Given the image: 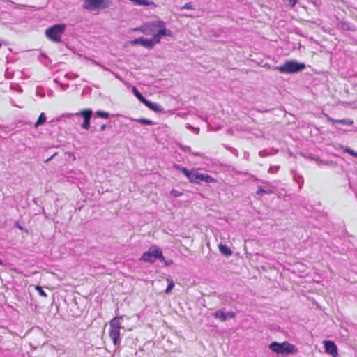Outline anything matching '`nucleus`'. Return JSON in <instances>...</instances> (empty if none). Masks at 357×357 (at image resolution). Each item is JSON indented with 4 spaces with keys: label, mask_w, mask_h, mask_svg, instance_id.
Masks as SVG:
<instances>
[{
    "label": "nucleus",
    "mask_w": 357,
    "mask_h": 357,
    "mask_svg": "<svg viewBox=\"0 0 357 357\" xmlns=\"http://www.w3.org/2000/svg\"><path fill=\"white\" fill-rule=\"evenodd\" d=\"M157 259H160L161 261H165V260L162 250L155 245L151 246L148 251L143 253L140 257L141 261L149 263H153Z\"/></svg>",
    "instance_id": "7ed1b4c3"
},
{
    "label": "nucleus",
    "mask_w": 357,
    "mask_h": 357,
    "mask_svg": "<svg viewBox=\"0 0 357 357\" xmlns=\"http://www.w3.org/2000/svg\"><path fill=\"white\" fill-rule=\"evenodd\" d=\"M1 264H2V261H1V260L0 259V265H1Z\"/></svg>",
    "instance_id": "c9c22d12"
},
{
    "label": "nucleus",
    "mask_w": 357,
    "mask_h": 357,
    "mask_svg": "<svg viewBox=\"0 0 357 357\" xmlns=\"http://www.w3.org/2000/svg\"><path fill=\"white\" fill-rule=\"evenodd\" d=\"M65 29L66 25L64 24H57L47 28L45 31V36L50 40L54 43H59L61 41Z\"/></svg>",
    "instance_id": "39448f33"
},
{
    "label": "nucleus",
    "mask_w": 357,
    "mask_h": 357,
    "mask_svg": "<svg viewBox=\"0 0 357 357\" xmlns=\"http://www.w3.org/2000/svg\"><path fill=\"white\" fill-rule=\"evenodd\" d=\"M111 4V0H84L83 8L89 10L105 9Z\"/></svg>",
    "instance_id": "423d86ee"
},
{
    "label": "nucleus",
    "mask_w": 357,
    "mask_h": 357,
    "mask_svg": "<svg viewBox=\"0 0 357 357\" xmlns=\"http://www.w3.org/2000/svg\"><path fill=\"white\" fill-rule=\"evenodd\" d=\"M180 147H181L183 151H188V152H190V150H191L190 147H189V146H181Z\"/></svg>",
    "instance_id": "2f4dec72"
},
{
    "label": "nucleus",
    "mask_w": 357,
    "mask_h": 357,
    "mask_svg": "<svg viewBox=\"0 0 357 357\" xmlns=\"http://www.w3.org/2000/svg\"><path fill=\"white\" fill-rule=\"evenodd\" d=\"M50 159H52V157H50V158H47V161L50 160Z\"/></svg>",
    "instance_id": "f704fd0d"
},
{
    "label": "nucleus",
    "mask_w": 357,
    "mask_h": 357,
    "mask_svg": "<svg viewBox=\"0 0 357 357\" xmlns=\"http://www.w3.org/2000/svg\"><path fill=\"white\" fill-rule=\"evenodd\" d=\"M181 10H192L194 9L192 6V3L191 2H188L185 3L181 8Z\"/></svg>",
    "instance_id": "393cba45"
},
{
    "label": "nucleus",
    "mask_w": 357,
    "mask_h": 357,
    "mask_svg": "<svg viewBox=\"0 0 357 357\" xmlns=\"http://www.w3.org/2000/svg\"><path fill=\"white\" fill-rule=\"evenodd\" d=\"M305 68V65L303 63L289 60L285 61L283 65L276 66L275 70L282 73H294L304 70Z\"/></svg>",
    "instance_id": "20e7f679"
},
{
    "label": "nucleus",
    "mask_w": 357,
    "mask_h": 357,
    "mask_svg": "<svg viewBox=\"0 0 357 357\" xmlns=\"http://www.w3.org/2000/svg\"><path fill=\"white\" fill-rule=\"evenodd\" d=\"M155 29V22H149L143 24L140 27L134 29V31H141L144 34L150 35Z\"/></svg>",
    "instance_id": "9d476101"
},
{
    "label": "nucleus",
    "mask_w": 357,
    "mask_h": 357,
    "mask_svg": "<svg viewBox=\"0 0 357 357\" xmlns=\"http://www.w3.org/2000/svg\"><path fill=\"white\" fill-rule=\"evenodd\" d=\"M219 250L222 254L226 256H229L232 254L231 249L226 245L220 244Z\"/></svg>",
    "instance_id": "dca6fc26"
},
{
    "label": "nucleus",
    "mask_w": 357,
    "mask_h": 357,
    "mask_svg": "<svg viewBox=\"0 0 357 357\" xmlns=\"http://www.w3.org/2000/svg\"><path fill=\"white\" fill-rule=\"evenodd\" d=\"M105 128H106V125H105V124H102V125L101 126V127H100V130H101V131L105 130Z\"/></svg>",
    "instance_id": "473e14b6"
},
{
    "label": "nucleus",
    "mask_w": 357,
    "mask_h": 357,
    "mask_svg": "<svg viewBox=\"0 0 357 357\" xmlns=\"http://www.w3.org/2000/svg\"><path fill=\"white\" fill-rule=\"evenodd\" d=\"M202 181L206 182L207 183H215L216 179L208 174H200L197 172H195L193 178L191 183H199Z\"/></svg>",
    "instance_id": "6e6552de"
},
{
    "label": "nucleus",
    "mask_w": 357,
    "mask_h": 357,
    "mask_svg": "<svg viewBox=\"0 0 357 357\" xmlns=\"http://www.w3.org/2000/svg\"><path fill=\"white\" fill-rule=\"evenodd\" d=\"M213 317L215 319H219L222 322H224L227 320V315L222 310L216 311L213 314Z\"/></svg>",
    "instance_id": "2eb2a0df"
},
{
    "label": "nucleus",
    "mask_w": 357,
    "mask_h": 357,
    "mask_svg": "<svg viewBox=\"0 0 357 357\" xmlns=\"http://www.w3.org/2000/svg\"><path fill=\"white\" fill-rule=\"evenodd\" d=\"M155 44H158L156 41L154 40V38L153 37L151 39H146L144 38H142V43L141 45L144 47H146L147 49H151L154 47Z\"/></svg>",
    "instance_id": "4468645a"
},
{
    "label": "nucleus",
    "mask_w": 357,
    "mask_h": 357,
    "mask_svg": "<svg viewBox=\"0 0 357 357\" xmlns=\"http://www.w3.org/2000/svg\"><path fill=\"white\" fill-rule=\"evenodd\" d=\"M96 115H97L99 117L107 119L109 118V113L103 111H97L96 112Z\"/></svg>",
    "instance_id": "4be33fe9"
},
{
    "label": "nucleus",
    "mask_w": 357,
    "mask_h": 357,
    "mask_svg": "<svg viewBox=\"0 0 357 357\" xmlns=\"http://www.w3.org/2000/svg\"><path fill=\"white\" fill-rule=\"evenodd\" d=\"M50 159H52V157H50V158H47V161L50 160Z\"/></svg>",
    "instance_id": "72a5a7b5"
},
{
    "label": "nucleus",
    "mask_w": 357,
    "mask_h": 357,
    "mask_svg": "<svg viewBox=\"0 0 357 357\" xmlns=\"http://www.w3.org/2000/svg\"><path fill=\"white\" fill-rule=\"evenodd\" d=\"M122 318L123 316H116L109 323V336L114 345L119 344L121 342L120 330L122 328L121 323Z\"/></svg>",
    "instance_id": "f257e3e1"
},
{
    "label": "nucleus",
    "mask_w": 357,
    "mask_h": 357,
    "mask_svg": "<svg viewBox=\"0 0 357 357\" xmlns=\"http://www.w3.org/2000/svg\"><path fill=\"white\" fill-rule=\"evenodd\" d=\"M36 290L38 291V293L43 297L46 298L47 294L43 290L42 287L40 286H36L35 287Z\"/></svg>",
    "instance_id": "b1692460"
},
{
    "label": "nucleus",
    "mask_w": 357,
    "mask_h": 357,
    "mask_svg": "<svg viewBox=\"0 0 357 357\" xmlns=\"http://www.w3.org/2000/svg\"><path fill=\"white\" fill-rule=\"evenodd\" d=\"M136 121L137 122H139L142 124H144V125H153L154 124V123L151 120L145 119V118H141V119H137Z\"/></svg>",
    "instance_id": "412c9836"
},
{
    "label": "nucleus",
    "mask_w": 357,
    "mask_h": 357,
    "mask_svg": "<svg viewBox=\"0 0 357 357\" xmlns=\"http://www.w3.org/2000/svg\"><path fill=\"white\" fill-rule=\"evenodd\" d=\"M226 315H227V318H230V319L234 318L236 316V314L234 312H229L228 313L226 314Z\"/></svg>",
    "instance_id": "7c9ffc66"
},
{
    "label": "nucleus",
    "mask_w": 357,
    "mask_h": 357,
    "mask_svg": "<svg viewBox=\"0 0 357 357\" xmlns=\"http://www.w3.org/2000/svg\"><path fill=\"white\" fill-rule=\"evenodd\" d=\"M142 102L144 103L145 105H146L151 109L154 110V111L157 110V109H156L157 105L147 100L146 98H144V100L142 101Z\"/></svg>",
    "instance_id": "6ab92c4d"
},
{
    "label": "nucleus",
    "mask_w": 357,
    "mask_h": 357,
    "mask_svg": "<svg viewBox=\"0 0 357 357\" xmlns=\"http://www.w3.org/2000/svg\"><path fill=\"white\" fill-rule=\"evenodd\" d=\"M326 119L328 121L333 123H338V119H335L329 116L328 115L326 114Z\"/></svg>",
    "instance_id": "bb28decb"
},
{
    "label": "nucleus",
    "mask_w": 357,
    "mask_h": 357,
    "mask_svg": "<svg viewBox=\"0 0 357 357\" xmlns=\"http://www.w3.org/2000/svg\"><path fill=\"white\" fill-rule=\"evenodd\" d=\"M77 115H81L84 119L82 127L85 130H89L90 127V119L92 115V111L89 109L81 110L77 113Z\"/></svg>",
    "instance_id": "9b49d317"
},
{
    "label": "nucleus",
    "mask_w": 357,
    "mask_h": 357,
    "mask_svg": "<svg viewBox=\"0 0 357 357\" xmlns=\"http://www.w3.org/2000/svg\"><path fill=\"white\" fill-rule=\"evenodd\" d=\"M346 151L349 153L352 156H355V157H357V152H355L354 151L350 149H347L346 150Z\"/></svg>",
    "instance_id": "c85d7f7f"
},
{
    "label": "nucleus",
    "mask_w": 357,
    "mask_h": 357,
    "mask_svg": "<svg viewBox=\"0 0 357 357\" xmlns=\"http://www.w3.org/2000/svg\"><path fill=\"white\" fill-rule=\"evenodd\" d=\"M133 92L135 93V95L136 96V97L141 101H144V97L138 91V90L136 89V88H134L133 89Z\"/></svg>",
    "instance_id": "5701e85b"
},
{
    "label": "nucleus",
    "mask_w": 357,
    "mask_h": 357,
    "mask_svg": "<svg viewBox=\"0 0 357 357\" xmlns=\"http://www.w3.org/2000/svg\"><path fill=\"white\" fill-rule=\"evenodd\" d=\"M141 43H142V38H137V39H135L134 40H132L131 42V44H132V45H141Z\"/></svg>",
    "instance_id": "cd10ccee"
},
{
    "label": "nucleus",
    "mask_w": 357,
    "mask_h": 357,
    "mask_svg": "<svg viewBox=\"0 0 357 357\" xmlns=\"http://www.w3.org/2000/svg\"><path fill=\"white\" fill-rule=\"evenodd\" d=\"M155 29L158 30V33L153 35V38L158 43L160 42L161 36H172V31L165 27V22L162 20L155 21Z\"/></svg>",
    "instance_id": "0eeeda50"
},
{
    "label": "nucleus",
    "mask_w": 357,
    "mask_h": 357,
    "mask_svg": "<svg viewBox=\"0 0 357 357\" xmlns=\"http://www.w3.org/2000/svg\"><path fill=\"white\" fill-rule=\"evenodd\" d=\"M175 167L177 170L180 171L181 173H183L190 182H192L193 178V175L195 174V171H190L185 167H181L178 165H175Z\"/></svg>",
    "instance_id": "ddd939ff"
},
{
    "label": "nucleus",
    "mask_w": 357,
    "mask_h": 357,
    "mask_svg": "<svg viewBox=\"0 0 357 357\" xmlns=\"http://www.w3.org/2000/svg\"><path fill=\"white\" fill-rule=\"evenodd\" d=\"M268 347L272 351L281 355L291 354L297 352L296 347L287 341H284L281 343L275 341L271 342Z\"/></svg>",
    "instance_id": "f03ea898"
},
{
    "label": "nucleus",
    "mask_w": 357,
    "mask_h": 357,
    "mask_svg": "<svg viewBox=\"0 0 357 357\" xmlns=\"http://www.w3.org/2000/svg\"><path fill=\"white\" fill-rule=\"evenodd\" d=\"M15 226L16 227H17L19 229L22 230V231H24L26 233H28V230L27 229H24L22 225H20L19 222H15Z\"/></svg>",
    "instance_id": "c756f323"
},
{
    "label": "nucleus",
    "mask_w": 357,
    "mask_h": 357,
    "mask_svg": "<svg viewBox=\"0 0 357 357\" xmlns=\"http://www.w3.org/2000/svg\"><path fill=\"white\" fill-rule=\"evenodd\" d=\"M323 344L324 345L326 353H327L328 354L331 355L333 357H337V347L333 341L324 340L323 342Z\"/></svg>",
    "instance_id": "1a4fd4ad"
},
{
    "label": "nucleus",
    "mask_w": 357,
    "mask_h": 357,
    "mask_svg": "<svg viewBox=\"0 0 357 357\" xmlns=\"http://www.w3.org/2000/svg\"><path fill=\"white\" fill-rule=\"evenodd\" d=\"M130 1H132L135 5H137V6H151L154 8L157 7L156 3L154 1H150V0H130Z\"/></svg>",
    "instance_id": "f8f14e48"
},
{
    "label": "nucleus",
    "mask_w": 357,
    "mask_h": 357,
    "mask_svg": "<svg viewBox=\"0 0 357 357\" xmlns=\"http://www.w3.org/2000/svg\"><path fill=\"white\" fill-rule=\"evenodd\" d=\"M167 283H168V286H167V287L166 288V289H165V292L166 294H168V293H169V292L172 291V289L174 287V281H173L172 279H170V278H167Z\"/></svg>",
    "instance_id": "a211bd4d"
},
{
    "label": "nucleus",
    "mask_w": 357,
    "mask_h": 357,
    "mask_svg": "<svg viewBox=\"0 0 357 357\" xmlns=\"http://www.w3.org/2000/svg\"><path fill=\"white\" fill-rule=\"evenodd\" d=\"M338 123L345 126H352L354 123L353 120L350 119H338Z\"/></svg>",
    "instance_id": "aec40b11"
},
{
    "label": "nucleus",
    "mask_w": 357,
    "mask_h": 357,
    "mask_svg": "<svg viewBox=\"0 0 357 357\" xmlns=\"http://www.w3.org/2000/svg\"><path fill=\"white\" fill-rule=\"evenodd\" d=\"M171 195H172V196H174V197H177L181 196V195H182V193H181V192H178V190H176L173 189V190H172V191H171Z\"/></svg>",
    "instance_id": "a878e982"
},
{
    "label": "nucleus",
    "mask_w": 357,
    "mask_h": 357,
    "mask_svg": "<svg viewBox=\"0 0 357 357\" xmlns=\"http://www.w3.org/2000/svg\"><path fill=\"white\" fill-rule=\"evenodd\" d=\"M45 121H46L45 115L43 112H42L40 114L37 121L35 123V127L37 128L38 126L44 124L45 123Z\"/></svg>",
    "instance_id": "f3484780"
}]
</instances>
